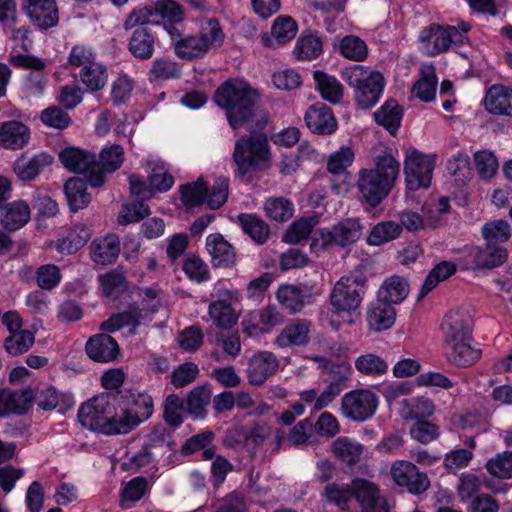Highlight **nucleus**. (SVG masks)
<instances>
[{
  "label": "nucleus",
  "mask_w": 512,
  "mask_h": 512,
  "mask_svg": "<svg viewBox=\"0 0 512 512\" xmlns=\"http://www.w3.org/2000/svg\"><path fill=\"white\" fill-rule=\"evenodd\" d=\"M258 100L257 91L242 79L227 80L214 95L215 103L226 111L228 122L234 130L244 126L251 128L258 121Z\"/></svg>",
  "instance_id": "obj_1"
},
{
  "label": "nucleus",
  "mask_w": 512,
  "mask_h": 512,
  "mask_svg": "<svg viewBox=\"0 0 512 512\" xmlns=\"http://www.w3.org/2000/svg\"><path fill=\"white\" fill-rule=\"evenodd\" d=\"M400 170L399 162L388 151L374 158L373 168H363L358 173L357 188L362 198L376 207L391 191Z\"/></svg>",
  "instance_id": "obj_2"
},
{
  "label": "nucleus",
  "mask_w": 512,
  "mask_h": 512,
  "mask_svg": "<svg viewBox=\"0 0 512 512\" xmlns=\"http://www.w3.org/2000/svg\"><path fill=\"white\" fill-rule=\"evenodd\" d=\"M366 277L361 272H353L342 276L334 285L330 295L333 308L330 323L337 327L342 318L343 322L352 323L353 316L363 300L366 291Z\"/></svg>",
  "instance_id": "obj_3"
},
{
  "label": "nucleus",
  "mask_w": 512,
  "mask_h": 512,
  "mask_svg": "<svg viewBox=\"0 0 512 512\" xmlns=\"http://www.w3.org/2000/svg\"><path fill=\"white\" fill-rule=\"evenodd\" d=\"M341 76L353 89L354 99L362 109L375 106L385 87L383 75L370 67L351 65L342 70Z\"/></svg>",
  "instance_id": "obj_4"
},
{
  "label": "nucleus",
  "mask_w": 512,
  "mask_h": 512,
  "mask_svg": "<svg viewBox=\"0 0 512 512\" xmlns=\"http://www.w3.org/2000/svg\"><path fill=\"white\" fill-rule=\"evenodd\" d=\"M440 330L445 349L453 352H481L472 337L473 320L467 310L457 308L447 312Z\"/></svg>",
  "instance_id": "obj_5"
},
{
  "label": "nucleus",
  "mask_w": 512,
  "mask_h": 512,
  "mask_svg": "<svg viewBox=\"0 0 512 512\" xmlns=\"http://www.w3.org/2000/svg\"><path fill=\"white\" fill-rule=\"evenodd\" d=\"M470 28V25L465 22H461L458 27L432 24L420 32L418 37L420 48L429 56L446 52L452 46H461Z\"/></svg>",
  "instance_id": "obj_6"
},
{
  "label": "nucleus",
  "mask_w": 512,
  "mask_h": 512,
  "mask_svg": "<svg viewBox=\"0 0 512 512\" xmlns=\"http://www.w3.org/2000/svg\"><path fill=\"white\" fill-rule=\"evenodd\" d=\"M362 235L358 219L348 218L330 228L317 230L311 242V249L319 253L331 247H346L357 242Z\"/></svg>",
  "instance_id": "obj_7"
},
{
  "label": "nucleus",
  "mask_w": 512,
  "mask_h": 512,
  "mask_svg": "<svg viewBox=\"0 0 512 512\" xmlns=\"http://www.w3.org/2000/svg\"><path fill=\"white\" fill-rule=\"evenodd\" d=\"M184 18L182 6L174 0H158L151 6H146L130 14L125 21V28L147 24H173Z\"/></svg>",
  "instance_id": "obj_8"
},
{
  "label": "nucleus",
  "mask_w": 512,
  "mask_h": 512,
  "mask_svg": "<svg viewBox=\"0 0 512 512\" xmlns=\"http://www.w3.org/2000/svg\"><path fill=\"white\" fill-rule=\"evenodd\" d=\"M268 158L269 144L263 135L244 136L235 143L233 159L242 175L258 168Z\"/></svg>",
  "instance_id": "obj_9"
},
{
  "label": "nucleus",
  "mask_w": 512,
  "mask_h": 512,
  "mask_svg": "<svg viewBox=\"0 0 512 512\" xmlns=\"http://www.w3.org/2000/svg\"><path fill=\"white\" fill-rule=\"evenodd\" d=\"M435 167L433 155H427L416 149L407 150L404 160L405 183L409 190L427 188L431 184Z\"/></svg>",
  "instance_id": "obj_10"
},
{
  "label": "nucleus",
  "mask_w": 512,
  "mask_h": 512,
  "mask_svg": "<svg viewBox=\"0 0 512 512\" xmlns=\"http://www.w3.org/2000/svg\"><path fill=\"white\" fill-rule=\"evenodd\" d=\"M59 159L68 170L84 174L92 187L104 184L95 154L76 147H67L59 153Z\"/></svg>",
  "instance_id": "obj_11"
},
{
  "label": "nucleus",
  "mask_w": 512,
  "mask_h": 512,
  "mask_svg": "<svg viewBox=\"0 0 512 512\" xmlns=\"http://www.w3.org/2000/svg\"><path fill=\"white\" fill-rule=\"evenodd\" d=\"M115 395L101 393L82 404L78 410L77 417L80 424L92 431L103 434L104 426L111 413Z\"/></svg>",
  "instance_id": "obj_12"
},
{
  "label": "nucleus",
  "mask_w": 512,
  "mask_h": 512,
  "mask_svg": "<svg viewBox=\"0 0 512 512\" xmlns=\"http://www.w3.org/2000/svg\"><path fill=\"white\" fill-rule=\"evenodd\" d=\"M378 407V397L370 390L360 389L346 393L341 399V412L349 420L364 422Z\"/></svg>",
  "instance_id": "obj_13"
},
{
  "label": "nucleus",
  "mask_w": 512,
  "mask_h": 512,
  "mask_svg": "<svg viewBox=\"0 0 512 512\" xmlns=\"http://www.w3.org/2000/svg\"><path fill=\"white\" fill-rule=\"evenodd\" d=\"M216 299L208 306V315L212 323L221 328L228 329L234 326L239 315L233 308V303L238 301V294L222 287L216 288Z\"/></svg>",
  "instance_id": "obj_14"
},
{
  "label": "nucleus",
  "mask_w": 512,
  "mask_h": 512,
  "mask_svg": "<svg viewBox=\"0 0 512 512\" xmlns=\"http://www.w3.org/2000/svg\"><path fill=\"white\" fill-rule=\"evenodd\" d=\"M390 474L396 485L406 488L414 495L422 494L430 487V480L426 473L419 469L410 461L397 460L392 463Z\"/></svg>",
  "instance_id": "obj_15"
},
{
  "label": "nucleus",
  "mask_w": 512,
  "mask_h": 512,
  "mask_svg": "<svg viewBox=\"0 0 512 512\" xmlns=\"http://www.w3.org/2000/svg\"><path fill=\"white\" fill-rule=\"evenodd\" d=\"M110 412L104 426V435L128 434L140 425L137 416H133L131 409L124 403H119L116 396Z\"/></svg>",
  "instance_id": "obj_16"
},
{
  "label": "nucleus",
  "mask_w": 512,
  "mask_h": 512,
  "mask_svg": "<svg viewBox=\"0 0 512 512\" xmlns=\"http://www.w3.org/2000/svg\"><path fill=\"white\" fill-rule=\"evenodd\" d=\"M308 129L320 135L332 134L337 129V122L332 110L323 103L310 106L304 116Z\"/></svg>",
  "instance_id": "obj_17"
},
{
  "label": "nucleus",
  "mask_w": 512,
  "mask_h": 512,
  "mask_svg": "<svg viewBox=\"0 0 512 512\" xmlns=\"http://www.w3.org/2000/svg\"><path fill=\"white\" fill-rule=\"evenodd\" d=\"M32 402L33 390L31 388L21 390L3 389L0 391V417L9 414H25L31 407Z\"/></svg>",
  "instance_id": "obj_18"
},
{
  "label": "nucleus",
  "mask_w": 512,
  "mask_h": 512,
  "mask_svg": "<svg viewBox=\"0 0 512 512\" xmlns=\"http://www.w3.org/2000/svg\"><path fill=\"white\" fill-rule=\"evenodd\" d=\"M28 17L41 29L53 27L58 22L54 0H23Z\"/></svg>",
  "instance_id": "obj_19"
},
{
  "label": "nucleus",
  "mask_w": 512,
  "mask_h": 512,
  "mask_svg": "<svg viewBox=\"0 0 512 512\" xmlns=\"http://www.w3.org/2000/svg\"><path fill=\"white\" fill-rule=\"evenodd\" d=\"M12 62L19 67L36 70V72L30 73L26 78L25 90L31 96L41 95L46 87V81L39 72L44 68V62L39 58L22 54L13 56Z\"/></svg>",
  "instance_id": "obj_20"
},
{
  "label": "nucleus",
  "mask_w": 512,
  "mask_h": 512,
  "mask_svg": "<svg viewBox=\"0 0 512 512\" xmlns=\"http://www.w3.org/2000/svg\"><path fill=\"white\" fill-rule=\"evenodd\" d=\"M30 136L29 127L20 121L9 120L0 123V146L5 149H22L28 144Z\"/></svg>",
  "instance_id": "obj_21"
},
{
  "label": "nucleus",
  "mask_w": 512,
  "mask_h": 512,
  "mask_svg": "<svg viewBox=\"0 0 512 512\" xmlns=\"http://www.w3.org/2000/svg\"><path fill=\"white\" fill-rule=\"evenodd\" d=\"M206 249L212 264L216 267H230L235 263L236 254L233 246L219 233L207 236Z\"/></svg>",
  "instance_id": "obj_22"
},
{
  "label": "nucleus",
  "mask_w": 512,
  "mask_h": 512,
  "mask_svg": "<svg viewBox=\"0 0 512 512\" xmlns=\"http://www.w3.org/2000/svg\"><path fill=\"white\" fill-rule=\"evenodd\" d=\"M311 324L309 321L297 319L288 323L275 339L278 348L302 346L308 343Z\"/></svg>",
  "instance_id": "obj_23"
},
{
  "label": "nucleus",
  "mask_w": 512,
  "mask_h": 512,
  "mask_svg": "<svg viewBox=\"0 0 512 512\" xmlns=\"http://www.w3.org/2000/svg\"><path fill=\"white\" fill-rule=\"evenodd\" d=\"M487 111L498 115H512V88L504 85L491 86L484 98Z\"/></svg>",
  "instance_id": "obj_24"
},
{
  "label": "nucleus",
  "mask_w": 512,
  "mask_h": 512,
  "mask_svg": "<svg viewBox=\"0 0 512 512\" xmlns=\"http://www.w3.org/2000/svg\"><path fill=\"white\" fill-rule=\"evenodd\" d=\"M278 366L274 354H253L247 369L248 380L252 385H262Z\"/></svg>",
  "instance_id": "obj_25"
},
{
  "label": "nucleus",
  "mask_w": 512,
  "mask_h": 512,
  "mask_svg": "<svg viewBox=\"0 0 512 512\" xmlns=\"http://www.w3.org/2000/svg\"><path fill=\"white\" fill-rule=\"evenodd\" d=\"M396 311L393 306L380 300L370 304L367 311V322L371 329L375 331L387 330L394 324Z\"/></svg>",
  "instance_id": "obj_26"
},
{
  "label": "nucleus",
  "mask_w": 512,
  "mask_h": 512,
  "mask_svg": "<svg viewBox=\"0 0 512 512\" xmlns=\"http://www.w3.org/2000/svg\"><path fill=\"white\" fill-rule=\"evenodd\" d=\"M408 294L409 283L399 275L386 278L378 290V298L391 306L403 302Z\"/></svg>",
  "instance_id": "obj_27"
},
{
  "label": "nucleus",
  "mask_w": 512,
  "mask_h": 512,
  "mask_svg": "<svg viewBox=\"0 0 512 512\" xmlns=\"http://www.w3.org/2000/svg\"><path fill=\"white\" fill-rule=\"evenodd\" d=\"M283 322V315L274 306H267L261 310L251 312L248 319L242 321L243 330L252 335L256 332L259 325L266 328H272Z\"/></svg>",
  "instance_id": "obj_28"
},
{
  "label": "nucleus",
  "mask_w": 512,
  "mask_h": 512,
  "mask_svg": "<svg viewBox=\"0 0 512 512\" xmlns=\"http://www.w3.org/2000/svg\"><path fill=\"white\" fill-rule=\"evenodd\" d=\"M30 207L23 200L11 202L1 214L0 223L9 231H17L24 227L30 220Z\"/></svg>",
  "instance_id": "obj_29"
},
{
  "label": "nucleus",
  "mask_w": 512,
  "mask_h": 512,
  "mask_svg": "<svg viewBox=\"0 0 512 512\" xmlns=\"http://www.w3.org/2000/svg\"><path fill=\"white\" fill-rule=\"evenodd\" d=\"M90 237L91 231L86 224H75L65 237L58 239L56 249L65 255L75 253L87 243Z\"/></svg>",
  "instance_id": "obj_30"
},
{
  "label": "nucleus",
  "mask_w": 512,
  "mask_h": 512,
  "mask_svg": "<svg viewBox=\"0 0 512 512\" xmlns=\"http://www.w3.org/2000/svg\"><path fill=\"white\" fill-rule=\"evenodd\" d=\"M313 79L315 81L317 91L324 100L332 104L341 102L344 86L335 76L317 70L313 73Z\"/></svg>",
  "instance_id": "obj_31"
},
{
  "label": "nucleus",
  "mask_w": 512,
  "mask_h": 512,
  "mask_svg": "<svg viewBox=\"0 0 512 512\" xmlns=\"http://www.w3.org/2000/svg\"><path fill=\"white\" fill-rule=\"evenodd\" d=\"M52 162L53 157L51 155L40 152L29 159L18 160L15 165V172L21 180L30 181L35 179Z\"/></svg>",
  "instance_id": "obj_32"
},
{
  "label": "nucleus",
  "mask_w": 512,
  "mask_h": 512,
  "mask_svg": "<svg viewBox=\"0 0 512 512\" xmlns=\"http://www.w3.org/2000/svg\"><path fill=\"white\" fill-rule=\"evenodd\" d=\"M437 77L432 64H424L420 68V78L412 87V94L423 102L434 100L436 94Z\"/></svg>",
  "instance_id": "obj_33"
},
{
  "label": "nucleus",
  "mask_w": 512,
  "mask_h": 512,
  "mask_svg": "<svg viewBox=\"0 0 512 512\" xmlns=\"http://www.w3.org/2000/svg\"><path fill=\"white\" fill-rule=\"evenodd\" d=\"M474 263L478 268H494L507 259V250L494 244H486L484 248H474L471 251Z\"/></svg>",
  "instance_id": "obj_34"
},
{
  "label": "nucleus",
  "mask_w": 512,
  "mask_h": 512,
  "mask_svg": "<svg viewBox=\"0 0 512 512\" xmlns=\"http://www.w3.org/2000/svg\"><path fill=\"white\" fill-rule=\"evenodd\" d=\"M332 451L336 458L351 466L360 461L364 447L358 441L343 436L332 443Z\"/></svg>",
  "instance_id": "obj_35"
},
{
  "label": "nucleus",
  "mask_w": 512,
  "mask_h": 512,
  "mask_svg": "<svg viewBox=\"0 0 512 512\" xmlns=\"http://www.w3.org/2000/svg\"><path fill=\"white\" fill-rule=\"evenodd\" d=\"M119 252V241L113 235L96 240L91 245V256L97 264L105 265L112 263L118 257Z\"/></svg>",
  "instance_id": "obj_36"
},
{
  "label": "nucleus",
  "mask_w": 512,
  "mask_h": 512,
  "mask_svg": "<svg viewBox=\"0 0 512 512\" xmlns=\"http://www.w3.org/2000/svg\"><path fill=\"white\" fill-rule=\"evenodd\" d=\"M136 28L129 41V50L137 58L149 59L154 52V37L147 28Z\"/></svg>",
  "instance_id": "obj_37"
},
{
  "label": "nucleus",
  "mask_w": 512,
  "mask_h": 512,
  "mask_svg": "<svg viewBox=\"0 0 512 512\" xmlns=\"http://www.w3.org/2000/svg\"><path fill=\"white\" fill-rule=\"evenodd\" d=\"M313 360L319 363L323 373L330 376V383H339L342 386V383L349 378L351 367L347 361L338 357L326 359L322 356H316Z\"/></svg>",
  "instance_id": "obj_38"
},
{
  "label": "nucleus",
  "mask_w": 512,
  "mask_h": 512,
  "mask_svg": "<svg viewBox=\"0 0 512 512\" xmlns=\"http://www.w3.org/2000/svg\"><path fill=\"white\" fill-rule=\"evenodd\" d=\"M124 159L125 153L120 145L112 144L105 146L100 151L98 160L96 159L97 165H99L98 170L105 177L106 173H113L118 170L123 164Z\"/></svg>",
  "instance_id": "obj_39"
},
{
  "label": "nucleus",
  "mask_w": 512,
  "mask_h": 512,
  "mask_svg": "<svg viewBox=\"0 0 512 512\" xmlns=\"http://www.w3.org/2000/svg\"><path fill=\"white\" fill-rule=\"evenodd\" d=\"M180 75V65L168 57L154 59L148 73L150 82L176 79L179 78Z\"/></svg>",
  "instance_id": "obj_40"
},
{
  "label": "nucleus",
  "mask_w": 512,
  "mask_h": 512,
  "mask_svg": "<svg viewBox=\"0 0 512 512\" xmlns=\"http://www.w3.org/2000/svg\"><path fill=\"white\" fill-rule=\"evenodd\" d=\"M64 190L72 211L76 212L89 204L90 195L86 192V183L82 179L76 177L68 179Z\"/></svg>",
  "instance_id": "obj_41"
},
{
  "label": "nucleus",
  "mask_w": 512,
  "mask_h": 512,
  "mask_svg": "<svg viewBox=\"0 0 512 512\" xmlns=\"http://www.w3.org/2000/svg\"><path fill=\"white\" fill-rule=\"evenodd\" d=\"M374 119L393 134L400 126L402 109L395 100H388L374 113Z\"/></svg>",
  "instance_id": "obj_42"
},
{
  "label": "nucleus",
  "mask_w": 512,
  "mask_h": 512,
  "mask_svg": "<svg viewBox=\"0 0 512 512\" xmlns=\"http://www.w3.org/2000/svg\"><path fill=\"white\" fill-rule=\"evenodd\" d=\"M236 433L244 438L246 445L258 448L270 438L272 428L264 421H256L250 426H241L236 430Z\"/></svg>",
  "instance_id": "obj_43"
},
{
  "label": "nucleus",
  "mask_w": 512,
  "mask_h": 512,
  "mask_svg": "<svg viewBox=\"0 0 512 512\" xmlns=\"http://www.w3.org/2000/svg\"><path fill=\"white\" fill-rule=\"evenodd\" d=\"M434 412L433 402L426 397H416L403 400L401 416L404 419L425 420Z\"/></svg>",
  "instance_id": "obj_44"
},
{
  "label": "nucleus",
  "mask_w": 512,
  "mask_h": 512,
  "mask_svg": "<svg viewBox=\"0 0 512 512\" xmlns=\"http://www.w3.org/2000/svg\"><path fill=\"white\" fill-rule=\"evenodd\" d=\"M402 227L394 221H383L376 224L367 237V243L379 246L390 242L400 236Z\"/></svg>",
  "instance_id": "obj_45"
},
{
  "label": "nucleus",
  "mask_w": 512,
  "mask_h": 512,
  "mask_svg": "<svg viewBox=\"0 0 512 512\" xmlns=\"http://www.w3.org/2000/svg\"><path fill=\"white\" fill-rule=\"evenodd\" d=\"M456 272V266L452 262L443 261L437 264L427 275L417 300L420 301L431 290H433L439 282L446 280Z\"/></svg>",
  "instance_id": "obj_46"
},
{
  "label": "nucleus",
  "mask_w": 512,
  "mask_h": 512,
  "mask_svg": "<svg viewBox=\"0 0 512 512\" xmlns=\"http://www.w3.org/2000/svg\"><path fill=\"white\" fill-rule=\"evenodd\" d=\"M242 230L255 242L262 244L269 236V227L258 216L254 214H241L238 216Z\"/></svg>",
  "instance_id": "obj_47"
},
{
  "label": "nucleus",
  "mask_w": 512,
  "mask_h": 512,
  "mask_svg": "<svg viewBox=\"0 0 512 512\" xmlns=\"http://www.w3.org/2000/svg\"><path fill=\"white\" fill-rule=\"evenodd\" d=\"M340 54L351 61H364L368 56L366 43L357 36L348 35L339 42Z\"/></svg>",
  "instance_id": "obj_48"
},
{
  "label": "nucleus",
  "mask_w": 512,
  "mask_h": 512,
  "mask_svg": "<svg viewBox=\"0 0 512 512\" xmlns=\"http://www.w3.org/2000/svg\"><path fill=\"white\" fill-rule=\"evenodd\" d=\"M326 501L336 505L340 509H346L353 497L352 484L332 482L328 483L322 492Z\"/></svg>",
  "instance_id": "obj_49"
},
{
  "label": "nucleus",
  "mask_w": 512,
  "mask_h": 512,
  "mask_svg": "<svg viewBox=\"0 0 512 512\" xmlns=\"http://www.w3.org/2000/svg\"><path fill=\"white\" fill-rule=\"evenodd\" d=\"M79 75L81 82L91 91L102 89L108 79L106 68L97 62L85 67V69H81Z\"/></svg>",
  "instance_id": "obj_50"
},
{
  "label": "nucleus",
  "mask_w": 512,
  "mask_h": 512,
  "mask_svg": "<svg viewBox=\"0 0 512 512\" xmlns=\"http://www.w3.org/2000/svg\"><path fill=\"white\" fill-rule=\"evenodd\" d=\"M264 209L269 218L277 222L288 221L294 212L293 203L284 197L269 198L265 201Z\"/></svg>",
  "instance_id": "obj_51"
},
{
  "label": "nucleus",
  "mask_w": 512,
  "mask_h": 512,
  "mask_svg": "<svg viewBox=\"0 0 512 512\" xmlns=\"http://www.w3.org/2000/svg\"><path fill=\"white\" fill-rule=\"evenodd\" d=\"M151 171L148 175L150 186L159 192L168 191L174 184L173 176L168 173L165 164L161 161H149Z\"/></svg>",
  "instance_id": "obj_52"
},
{
  "label": "nucleus",
  "mask_w": 512,
  "mask_h": 512,
  "mask_svg": "<svg viewBox=\"0 0 512 512\" xmlns=\"http://www.w3.org/2000/svg\"><path fill=\"white\" fill-rule=\"evenodd\" d=\"M208 187L202 179L181 186V200L184 206L193 208L206 202Z\"/></svg>",
  "instance_id": "obj_53"
},
{
  "label": "nucleus",
  "mask_w": 512,
  "mask_h": 512,
  "mask_svg": "<svg viewBox=\"0 0 512 512\" xmlns=\"http://www.w3.org/2000/svg\"><path fill=\"white\" fill-rule=\"evenodd\" d=\"M211 400V392L205 386L195 387L187 397V407L191 415L203 418L206 415V407Z\"/></svg>",
  "instance_id": "obj_54"
},
{
  "label": "nucleus",
  "mask_w": 512,
  "mask_h": 512,
  "mask_svg": "<svg viewBox=\"0 0 512 512\" xmlns=\"http://www.w3.org/2000/svg\"><path fill=\"white\" fill-rule=\"evenodd\" d=\"M198 37L205 44L207 51L218 48L224 41V32L215 19H208L202 23Z\"/></svg>",
  "instance_id": "obj_55"
},
{
  "label": "nucleus",
  "mask_w": 512,
  "mask_h": 512,
  "mask_svg": "<svg viewBox=\"0 0 512 512\" xmlns=\"http://www.w3.org/2000/svg\"><path fill=\"white\" fill-rule=\"evenodd\" d=\"M205 44L198 35H193L179 40L175 45V53L182 59L191 60L202 57L207 53Z\"/></svg>",
  "instance_id": "obj_56"
},
{
  "label": "nucleus",
  "mask_w": 512,
  "mask_h": 512,
  "mask_svg": "<svg viewBox=\"0 0 512 512\" xmlns=\"http://www.w3.org/2000/svg\"><path fill=\"white\" fill-rule=\"evenodd\" d=\"M482 236L488 244L506 242L511 236L510 225L505 220H494L482 227Z\"/></svg>",
  "instance_id": "obj_57"
},
{
  "label": "nucleus",
  "mask_w": 512,
  "mask_h": 512,
  "mask_svg": "<svg viewBox=\"0 0 512 512\" xmlns=\"http://www.w3.org/2000/svg\"><path fill=\"white\" fill-rule=\"evenodd\" d=\"M353 161V150L348 146H343L329 156L327 170L333 175H342Z\"/></svg>",
  "instance_id": "obj_58"
},
{
  "label": "nucleus",
  "mask_w": 512,
  "mask_h": 512,
  "mask_svg": "<svg viewBox=\"0 0 512 512\" xmlns=\"http://www.w3.org/2000/svg\"><path fill=\"white\" fill-rule=\"evenodd\" d=\"M297 33V24L289 16H279L274 20L271 28V34L275 41L284 44L291 41Z\"/></svg>",
  "instance_id": "obj_59"
},
{
  "label": "nucleus",
  "mask_w": 512,
  "mask_h": 512,
  "mask_svg": "<svg viewBox=\"0 0 512 512\" xmlns=\"http://www.w3.org/2000/svg\"><path fill=\"white\" fill-rule=\"evenodd\" d=\"M322 43L314 35L303 36L298 39L294 48V54L299 60H312L320 55Z\"/></svg>",
  "instance_id": "obj_60"
},
{
  "label": "nucleus",
  "mask_w": 512,
  "mask_h": 512,
  "mask_svg": "<svg viewBox=\"0 0 512 512\" xmlns=\"http://www.w3.org/2000/svg\"><path fill=\"white\" fill-rule=\"evenodd\" d=\"M277 300L291 312H298L304 306V298L301 290L294 285H283L279 287Z\"/></svg>",
  "instance_id": "obj_61"
},
{
  "label": "nucleus",
  "mask_w": 512,
  "mask_h": 512,
  "mask_svg": "<svg viewBox=\"0 0 512 512\" xmlns=\"http://www.w3.org/2000/svg\"><path fill=\"white\" fill-rule=\"evenodd\" d=\"M474 161L476 170L483 179H491L498 171V159L491 151L482 150L476 152L474 154Z\"/></svg>",
  "instance_id": "obj_62"
},
{
  "label": "nucleus",
  "mask_w": 512,
  "mask_h": 512,
  "mask_svg": "<svg viewBox=\"0 0 512 512\" xmlns=\"http://www.w3.org/2000/svg\"><path fill=\"white\" fill-rule=\"evenodd\" d=\"M446 170L456 182L464 184L471 176L468 156L461 153L453 155L447 161Z\"/></svg>",
  "instance_id": "obj_63"
},
{
  "label": "nucleus",
  "mask_w": 512,
  "mask_h": 512,
  "mask_svg": "<svg viewBox=\"0 0 512 512\" xmlns=\"http://www.w3.org/2000/svg\"><path fill=\"white\" fill-rule=\"evenodd\" d=\"M490 474L499 478H512V452L505 451L486 463Z\"/></svg>",
  "instance_id": "obj_64"
}]
</instances>
